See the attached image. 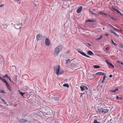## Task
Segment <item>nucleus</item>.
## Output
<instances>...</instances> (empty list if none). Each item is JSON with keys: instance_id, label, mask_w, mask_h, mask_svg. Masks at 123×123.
<instances>
[{"instance_id": "f257e3e1", "label": "nucleus", "mask_w": 123, "mask_h": 123, "mask_svg": "<svg viewBox=\"0 0 123 123\" xmlns=\"http://www.w3.org/2000/svg\"><path fill=\"white\" fill-rule=\"evenodd\" d=\"M60 66L59 65L56 66L54 68L55 72L57 76L61 74L62 73V72L60 71Z\"/></svg>"}, {"instance_id": "f03ea898", "label": "nucleus", "mask_w": 123, "mask_h": 123, "mask_svg": "<svg viewBox=\"0 0 123 123\" xmlns=\"http://www.w3.org/2000/svg\"><path fill=\"white\" fill-rule=\"evenodd\" d=\"M62 46H58L56 47L54 50V54L55 55H57L59 54V52L61 51L62 48Z\"/></svg>"}, {"instance_id": "7ed1b4c3", "label": "nucleus", "mask_w": 123, "mask_h": 123, "mask_svg": "<svg viewBox=\"0 0 123 123\" xmlns=\"http://www.w3.org/2000/svg\"><path fill=\"white\" fill-rule=\"evenodd\" d=\"M80 88L81 89V90L82 91H83L84 90H88V88L86 86L83 85L80 86Z\"/></svg>"}, {"instance_id": "20e7f679", "label": "nucleus", "mask_w": 123, "mask_h": 123, "mask_svg": "<svg viewBox=\"0 0 123 123\" xmlns=\"http://www.w3.org/2000/svg\"><path fill=\"white\" fill-rule=\"evenodd\" d=\"M45 43L46 45L49 46L50 45V41L48 38H46L45 40Z\"/></svg>"}, {"instance_id": "39448f33", "label": "nucleus", "mask_w": 123, "mask_h": 123, "mask_svg": "<svg viewBox=\"0 0 123 123\" xmlns=\"http://www.w3.org/2000/svg\"><path fill=\"white\" fill-rule=\"evenodd\" d=\"M21 24V23H19V22H17L16 23V25L15 26V28L17 29H18L20 27H17L19 26Z\"/></svg>"}, {"instance_id": "423d86ee", "label": "nucleus", "mask_w": 123, "mask_h": 123, "mask_svg": "<svg viewBox=\"0 0 123 123\" xmlns=\"http://www.w3.org/2000/svg\"><path fill=\"white\" fill-rule=\"evenodd\" d=\"M112 8L113 10L116 12L118 13L119 14H120L121 15H123V14H122L121 12L119 11L117 9H116L114 8L113 7H112Z\"/></svg>"}, {"instance_id": "0eeeda50", "label": "nucleus", "mask_w": 123, "mask_h": 123, "mask_svg": "<svg viewBox=\"0 0 123 123\" xmlns=\"http://www.w3.org/2000/svg\"><path fill=\"white\" fill-rule=\"evenodd\" d=\"M77 51L80 54L85 56L86 55L85 53L83 52L82 50H80V49H78Z\"/></svg>"}, {"instance_id": "6e6552de", "label": "nucleus", "mask_w": 123, "mask_h": 123, "mask_svg": "<svg viewBox=\"0 0 123 123\" xmlns=\"http://www.w3.org/2000/svg\"><path fill=\"white\" fill-rule=\"evenodd\" d=\"M18 122L20 123H24L27 122V120L25 119H21L18 120Z\"/></svg>"}, {"instance_id": "1a4fd4ad", "label": "nucleus", "mask_w": 123, "mask_h": 123, "mask_svg": "<svg viewBox=\"0 0 123 123\" xmlns=\"http://www.w3.org/2000/svg\"><path fill=\"white\" fill-rule=\"evenodd\" d=\"M82 6H80L76 10V12L78 13L82 11Z\"/></svg>"}, {"instance_id": "9d476101", "label": "nucleus", "mask_w": 123, "mask_h": 123, "mask_svg": "<svg viewBox=\"0 0 123 123\" xmlns=\"http://www.w3.org/2000/svg\"><path fill=\"white\" fill-rule=\"evenodd\" d=\"M5 84L7 89L9 90V91H11V89L7 82H6Z\"/></svg>"}, {"instance_id": "9b49d317", "label": "nucleus", "mask_w": 123, "mask_h": 123, "mask_svg": "<svg viewBox=\"0 0 123 123\" xmlns=\"http://www.w3.org/2000/svg\"><path fill=\"white\" fill-rule=\"evenodd\" d=\"M103 113L105 114L107 113L108 112L109 110L107 109H104L103 108Z\"/></svg>"}, {"instance_id": "f8f14e48", "label": "nucleus", "mask_w": 123, "mask_h": 123, "mask_svg": "<svg viewBox=\"0 0 123 123\" xmlns=\"http://www.w3.org/2000/svg\"><path fill=\"white\" fill-rule=\"evenodd\" d=\"M3 77L4 78H7L10 81H11L12 80L10 77L8 76L7 74H6L5 75H4Z\"/></svg>"}, {"instance_id": "ddd939ff", "label": "nucleus", "mask_w": 123, "mask_h": 123, "mask_svg": "<svg viewBox=\"0 0 123 123\" xmlns=\"http://www.w3.org/2000/svg\"><path fill=\"white\" fill-rule=\"evenodd\" d=\"M106 63L108 65L111 66L112 68H114V66L110 62H109L107 61Z\"/></svg>"}, {"instance_id": "4468645a", "label": "nucleus", "mask_w": 123, "mask_h": 123, "mask_svg": "<svg viewBox=\"0 0 123 123\" xmlns=\"http://www.w3.org/2000/svg\"><path fill=\"white\" fill-rule=\"evenodd\" d=\"M96 74L98 75H105V73H103L101 72H99L97 73Z\"/></svg>"}, {"instance_id": "2eb2a0df", "label": "nucleus", "mask_w": 123, "mask_h": 123, "mask_svg": "<svg viewBox=\"0 0 123 123\" xmlns=\"http://www.w3.org/2000/svg\"><path fill=\"white\" fill-rule=\"evenodd\" d=\"M96 21V20L94 19H88L86 20V22H95Z\"/></svg>"}, {"instance_id": "dca6fc26", "label": "nucleus", "mask_w": 123, "mask_h": 123, "mask_svg": "<svg viewBox=\"0 0 123 123\" xmlns=\"http://www.w3.org/2000/svg\"><path fill=\"white\" fill-rule=\"evenodd\" d=\"M103 108H98L97 111V112L103 113Z\"/></svg>"}, {"instance_id": "f3484780", "label": "nucleus", "mask_w": 123, "mask_h": 123, "mask_svg": "<svg viewBox=\"0 0 123 123\" xmlns=\"http://www.w3.org/2000/svg\"><path fill=\"white\" fill-rule=\"evenodd\" d=\"M0 79L5 83H6L7 82V81L4 79H3L2 77H0Z\"/></svg>"}, {"instance_id": "a211bd4d", "label": "nucleus", "mask_w": 123, "mask_h": 123, "mask_svg": "<svg viewBox=\"0 0 123 123\" xmlns=\"http://www.w3.org/2000/svg\"><path fill=\"white\" fill-rule=\"evenodd\" d=\"M0 79L5 83H6L7 82V81L4 79H3L2 77H0Z\"/></svg>"}, {"instance_id": "6ab92c4d", "label": "nucleus", "mask_w": 123, "mask_h": 123, "mask_svg": "<svg viewBox=\"0 0 123 123\" xmlns=\"http://www.w3.org/2000/svg\"><path fill=\"white\" fill-rule=\"evenodd\" d=\"M0 79L5 83H6L7 82V81L4 79H3L2 77H0Z\"/></svg>"}, {"instance_id": "aec40b11", "label": "nucleus", "mask_w": 123, "mask_h": 123, "mask_svg": "<svg viewBox=\"0 0 123 123\" xmlns=\"http://www.w3.org/2000/svg\"><path fill=\"white\" fill-rule=\"evenodd\" d=\"M40 36L41 35L40 34H38L37 35L36 38L37 41L39 40Z\"/></svg>"}, {"instance_id": "412c9836", "label": "nucleus", "mask_w": 123, "mask_h": 123, "mask_svg": "<svg viewBox=\"0 0 123 123\" xmlns=\"http://www.w3.org/2000/svg\"><path fill=\"white\" fill-rule=\"evenodd\" d=\"M118 91V88H116L115 90H111V91L112 92H115L116 91Z\"/></svg>"}, {"instance_id": "4be33fe9", "label": "nucleus", "mask_w": 123, "mask_h": 123, "mask_svg": "<svg viewBox=\"0 0 123 123\" xmlns=\"http://www.w3.org/2000/svg\"><path fill=\"white\" fill-rule=\"evenodd\" d=\"M87 53L88 54L90 55H92L93 54V53L90 50L88 51Z\"/></svg>"}, {"instance_id": "5701e85b", "label": "nucleus", "mask_w": 123, "mask_h": 123, "mask_svg": "<svg viewBox=\"0 0 123 123\" xmlns=\"http://www.w3.org/2000/svg\"><path fill=\"white\" fill-rule=\"evenodd\" d=\"M63 86L65 87H67L68 88L69 87V86L67 84H65L63 85Z\"/></svg>"}, {"instance_id": "b1692460", "label": "nucleus", "mask_w": 123, "mask_h": 123, "mask_svg": "<svg viewBox=\"0 0 123 123\" xmlns=\"http://www.w3.org/2000/svg\"><path fill=\"white\" fill-rule=\"evenodd\" d=\"M111 41L112 43L115 46H116L117 45V44L114 43V41H113V40H112L111 39Z\"/></svg>"}, {"instance_id": "393cba45", "label": "nucleus", "mask_w": 123, "mask_h": 123, "mask_svg": "<svg viewBox=\"0 0 123 123\" xmlns=\"http://www.w3.org/2000/svg\"><path fill=\"white\" fill-rule=\"evenodd\" d=\"M93 67L94 68H100V66L96 65H94L93 66Z\"/></svg>"}, {"instance_id": "a878e982", "label": "nucleus", "mask_w": 123, "mask_h": 123, "mask_svg": "<svg viewBox=\"0 0 123 123\" xmlns=\"http://www.w3.org/2000/svg\"><path fill=\"white\" fill-rule=\"evenodd\" d=\"M106 77H107L105 75L103 76V79L102 80V83H103L104 82V81L105 80V78Z\"/></svg>"}, {"instance_id": "bb28decb", "label": "nucleus", "mask_w": 123, "mask_h": 123, "mask_svg": "<svg viewBox=\"0 0 123 123\" xmlns=\"http://www.w3.org/2000/svg\"><path fill=\"white\" fill-rule=\"evenodd\" d=\"M19 93L21 96H24V95L25 94V93L23 92L19 91Z\"/></svg>"}, {"instance_id": "cd10ccee", "label": "nucleus", "mask_w": 123, "mask_h": 123, "mask_svg": "<svg viewBox=\"0 0 123 123\" xmlns=\"http://www.w3.org/2000/svg\"><path fill=\"white\" fill-rule=\"evenodd\" d=\"M93 123H100L98 122L96 119L94 120Z\"/></svg>"}, {"instance_id": "c85d7f7f", "label": "nucleus", "mask_w": 123, "mask_h": 123, "mask_svg": "<svg viewBox=\"0 0 123 123\" xmlns=\"http://www.w3.org/2000/svg\"><path fill=\"white\" fill-rule=\"evenodd\" d=\"M113 34L115 36H116L118 37H119L118 35L115 32H114Z\"/></svg>"}, {"instance_id": "c756f323", "label": "nucleus", "mask_w": 123, "mask_h": 123, "mask_svg": "<svg viewBox=\"0 0 123 123\" xmlns=\"http://www.w3.org/2000/svg\"><path fill=\"white\" fill-rule=\"evenodd\" d=\"M1 100H2V102H4V103L5 104H6V101H5V100H4V99H1Z\"/></svg>"}, {"instance_id": "7c9ffc66", "label": "nucleus", "mask_w": 123, "mask_h": 123, "mask_svg": "<svg viewBox=\"0 0 123 123\" xmlns=\"http://www.w3.org/2000/svg\"><path fill=\"white\" fill-rule=\"evenodd\" d=\"M102 35H101L99 37H98L97 39V40H100L101 39V38H102Z\"/></svg>"}, {"instance_id": "2f4dec72", "label": "nucleus", "mask_w": 123, "mask_h": 123, "mask_svg": "<svg viewBox=\"0 0 123 123\" xmlns=\"http://www.w3.org/2000/svg\"><path fill=\"white\" fill-rule=\"evenodd\" d=\"M0 92L1 93H3L4 94H6V92H5L4 90H2L0 91Z\"/></svg>"}, {"instance_id": "473e14b6", "label": "nucleus", "mask_w": 123, "mask_h": 123, "mask_svg": "<svg viewBox=\"0 0 123 123\" xmlns=\"http://www.w3.org/2000/svg\"><path fill=\"white\" fill-rule=\"evenodd\" d=\"M86 46H87L88 45L89 46H90L91 47L92 46L91 45L90 43H86Z\"/></svg>"}, {"instance_id": "72a5a7b5", "label": "nucleus", "mask_w": 123, "mask_h": 123, "mask_svg": "<svg viewBox=\"0 0 123 123\" xmlns=\"http://www.w3.org/2000/svg\"><path fill=\"white\" fill-rule=\"evenodd\" d=\"M117 62L119 63H120L123 66V62H120L119 61H117Z\"/></svg>"}, {"instance_id": "f704fd0d", "label": "nucleus", "mask_w": 123, "mask_h": 123, "mask_svg": "<svg viewBox=\"0 0 123 123\" xmlns=\"http://www.w3.org/2000/svg\"><path fill=\"white\" fill-rule=\"evenodd\" d=\"M92 15H95L96 17H98V15L96 13L94 12L93 13V14Z\"/></svg>"}, {"instance_id": "c9c22d12", "label": "nucleus", "mask_w": 123, "mask_h": 123, "mask_svg": "<svg viewBox=\"0 0 123 123\" xmlns=\"http://www.w3.org/2000/svg\"><path fill=\"white\" fill-rule=\"evenodd\" d=\"M3 25V27L5 28H6L7 26V25H6V24H4Z\"/></svg>"}, {"instance_id": "e433bc0d", "label": "nucleus", "mask_w": 123, "mask_h": 123, "mask_svg": "<svg viewBox=\"0 0 123 123\" xmlns=\"http://www.w3.org/2000/svg\"><path fill=\"white\" fill-rule=\"evenodd\" d=\"M109 31L110 32L113 34V33L114 32L111 29H110L109 30Z\"/></svg>"}, {"instance_id": "4c0bfd02", "label": "nucleus", "mask_w": 123, "mask_h": 123, "mask_svg": "<svg viewBox=\"0 0 123 123\" xmlns=\"http://www.w3.org/2000/svg\"><path fill=\"white\" fill-rule=\"evenodd\" d=\"M109 16V17L110 18V19H111L113 20V19L114 18V17H112L110 16Z\"/></svg>"}, {"instance_id": "58836bf2", "label": "nucleus", "mask_w": 123, "mask_h": 123, "mask_svg": "<svg viewBox=\"0 0 123 123\" xmlns=\"http://www.w3.org/2000/svg\"><path fill=\"white\" fill-rule=\"evenodd\" d=\"M105 49L106 50L108 51L109 49V48L108 47H106L105 48Z\"/></svg>"}, {"instance_id": "ea45409f", "label": "nucleus", "mask_w": 123, "mask_h": 123, "mask_svg": "<svg viewBox=\"0 0 123 123\" xmlns=\"http://www.w3.org/2000/svg\"><path fill=\"white\" fill-rule=\"evenodd\" d=\"M104 13L102 12H99V13L101 15H103Z\"/></svg>"}, {"instance_id": "a19ab883", "label": "nucleus", "mask_w": 123, "mask_h": 123, "mask_svg": "<svg viewBox=\"0 0 123 123\" xmlns=\"http://www.w3.org/2000/svg\"><path fill=\"white\" fill-rule=\"evenodd\" d=\"M114 29L116 31H119V30L117 29H116V28H114Z\"/></svg>"}, {"instance_id": "79ce46f5", "label": "nucleus", "mask_w": 123, "mask_h": 123, "mask_svg": "<svg viewBox=\"0 0 123 123\" xmlns=\"http://www.w3.org/2000/svg\"><path fill=\"white\" fill-rule=\"evenodd\" d=\"M70 60V59H68L67 61L66 62L67 64H68V63L69 62Z\"/></svg>"}, {"instance_id": "37998d69", "label": "nucleus", "mask_w": 123, "mask_h": 123, "mask_svg": "<svg viewBox=\"0 0 123 123\" xmlns=\"http://www.w3.org/2000/svg\"><path fill=\"white\" fill-rule=\"evenodd\" d=\"M116 99L117 100H118L119 98V97L117 95H116Z\"/></svg>"}, {"instance_id": "c03bdc74", "label": "nucleus", "mask_w": 123, "mask_h": 123, "mask_svg": "<svg viewBox=\"0 0 123 123\" xmlns=\"http://www.w3.org/2000/svg\"><path fill=\"white\" fill-rule=\"evenodd\" d=\"M89 12H90V13L91 14H92V15L93 14V13H94L92 11H90Z\"/></svg>"}, {"instance_id": "a18cd8bd", "label": "nucleus", "mask_w": 123, "mask_h": 123, "mask_svg": "<svg viewBox=\"0 0 123 123\" xmlns=\"http://www.w3.org/2000/svg\"><path fill=\"white\" fill-rule=\"evenodd\" d=\"M103 15H104L105 16H108V15L107 14H106L104 13Z\"/></svg>"}, {"instance_id": "49530a36", "label": "nucleus", "mask_w": 123, "mask_h": 123, "mask_svg": "<svg viewBox=\"0 0 123 123\" xmlns=\"http://www.w3.org/2000/svg\"><path fill=\"white\" fill-rule=\"evenodd\" d=\"M114 98H115L114 97H111V99H112V101L114 99Z\"/></svg>"}, {"instance_id": "de8ad7c7", "label": "nucleus", "mask_w": 123, "mask_h": 123, "mask_svg": "<svg viewBox=\"0 0 123 123\" xmlns=\"http://www.w3.org/2000/svg\"><path fill=\"white\" fill-rule=\"evenodd\" d=\"M4 6V5L2 4L1 5H0V7H1L3 6Z\"/></svg>"}, {"instance_id": "09e8293b", "label": "nucleus", "mask_w": 123, "mask_h": 123, "mask_svg": "<svg viewBox=\"0 0 123 123\" xmlns=\"http://www.w3.org/2000/svg\"><path fill=\"white\" fill-rule=\"evenodd\" d=\"M85 56H86L87 57H88V58H90V57L89 56H88L87 55H86Z\"/></svg>"}, {"instance_id": "8fccbe9b", "label": "nucleus", "mask_w": 123, "mask_h": 123, "mask_svg": "<svg viewBox=\"0 0 123 123\" xmlns=\"http://www.w3.org/2000/svg\"><path fill=\"white\" fill-rule=\"evenodd\" d=\"M112 75L111 74H110L109 75V77H110V78H111L112 77Z\"/></svg>"}, {"instance_id": "3c124183", "label": "nucleus", "mask_w": 123, "mask_h": 123, "mask_svg": "<svg viewBox=\"0 0 123 123\" xmlns=\"http://www.w3.org/2000/svg\"><path fill=\"white\" fill-rule=\"evenodd\" d=\"M122 98L121 97H119V98L118 100H122Z\"/></svg>"}, {"instance_id": "603ef678", "label": "nucleus", "mask_w": 123, "mask_h": 123, "mask_svg": "<svg viewBox=\"0 0 123 123\" xmlns=\"http://www.w3.org/2000/svg\"><path fill=\"white\" fill-rule=\"evenodd\" d=\"M113 20L114 21H116L117 19L116 18H114L113 19Z\"/></svg>"}, {"instance_id": "864d4df0", "label": "nucleus", "mask_w": 123, "mask_h": 123, "mask_svg": "<svg viewBox=\"0 0 123 123\" xmlns=\"http://www.w3.org/2000/svg\"><path fill=\"white\" fill-rule=\"evenodd\" d=\"M109 26H111V27L112 26L111 25V24H109Z\"/></svg>"}, {"instance_id": "5fc2aeb1", "label": "nucleus", "mask_w": 123, "mask_h": 123, "mask_svg": "<svg viewBox=\"0 0 123 123\" xmlns=\"http://www.w3.org/2000/svg\"><path fill=\"white\" fill-rule=\"evenodd\" d=\"M105 35L107 36H109L107 34H105Z\"/></svg>"}, {"instance_id": "6e6d98bb", "label": "nucleus", "mask_w": 123, "mask_h": 123, "mask_svg": "<svg viewBox=\"0 0 123 123\" xmlns=\"http://www.w3.org/2000/svg\"><path fill=\"white\" fill-rule=\"evenodd\" d=\"M58 100H59L58 98H57L56 99V101H58Z\"/></svg>"}, {"instance_id": "4d7b16f0", "label": "nucleus", "mask_w": 123, "mask_h": 123, "mask_svg": "<svg viewBox=\"0 0 123 123\" xmlns=\"http://www.w3.org/2000/svg\"><path fill=\"white\" fill-rule=\"evenodd\" d=\"M111 27H112V28L113 29H114V28H115V27H113V26H112Z\"/></svg>"}, {"instance_id": "13d9d810", "label": "nucleus", "mask_w": 123, "mask_h": 123, "mask_svg": "<svg viewBox=\"0 0 123 123\" xmlns=\"http://www.w3.org/2000/svg\"><path fill=\"white\" fill-rule=\"evenodd\" d=\"M20 0H18V1H20Z\"/></svg>"}, {"instance_id": "bf43d9fd", "label": "nucleus", "mask_w": 123, "mask_h": 123, "mask_svg": "<svg viewBox=\"0 0 123 123\" xmlns=\"http://www.w3.org/2000/svg\"><path fill=\"white\" fill-rule=\"evenodd\" d=\"M104 29H105V28H103V29L104 30Z\"/></svg>"}, {"instance_id": "052dcab7", "label": "nucleus", "mask_w": 123, "mask_h": 123, "mask_svg": "<svg viewBox=\"0 0 123 123\" xmlns=\"http://www.w3.org/2000/svg\"><path fill=\"white\" fill-rule=\"evenodd\" d=\"M85 92H87V91H85Z\"/></svg>"}]
</instances>
